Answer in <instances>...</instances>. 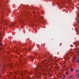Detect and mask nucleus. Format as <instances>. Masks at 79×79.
<instances>
[{
	"instance_id": "nucleus-25",
	"label": "nucleus",
	"mask_w": 79,
	"mask_h": 79,
	"mask_svg": "<svg viewBox=\"0 0 79 79\" xmlns=\"http://www.w3.org/2000/svg\"><path fill=\"white\" fill-rule=\"evenodd\" d=\"M25 71H26V70H25Z\"/></svg>"
},
{
	"instance_id": "nucleus-2",
	"label": "nucleus",
	"mask_w": 79,
	"mask_h": 79,
	"mask_svg": "<svg viewBox=\"0 0 79 79\" xmlns=\"http://www.w3.org/2000/svg\"><path fill=\"white\" fill-rule=\"evenodd\" d=\"M71 71H73V68H71Z\"/></svg>"
},
{
	"instance_id": "nucleus-8",
	"label": "nucleus",
	"mask_w": 79,
	"mask_h": 79,
	"mask_svg": "<svg viewBox=\"0 0 79 79\" xmlns=\"http://www.w3.org/2000/svg\"><path fill=\"white\" fill-rule=\"evenodd\" d=\"M77 76L78 78H79V74L77 75Z\"/></svg>"
},
{
	"instance_id": "nucleus-26",
	"label": "nucleus",
	"mask_w": 79,
	"mask_h": 79,
	"mask_svg": "<svg viewBox=\"0 0 79 79\" xmlns=\"http://www.w3.org/2000/svg\"><path fill=\"white\" fill-rule=\"evenodd\" d=\"M17 54H18L17 53Z\"/></svg>"
},
{
	"instance_id": "nucleus-13",
	"label": "nucleus",
	"mask_w": 79,
	"mask_h": 79,
	"mask_svg": "<svg viewBox=\"0 0 79 79\" xmlns=\"http://www.w3.org/2000/svg\"><path fill=\"white\" fill-rule=\"evenodd\" d=\"M31 50V49L30 48H29V50Z\"/></svg>"
},
{
	"instance_id": "nucleus-21",
	"label": "nucleus",
	"mask_w": 79,
	"mask_h": 79,
	"mask_svg": "<svg viewBox=\"0 0 79 79\" xmlns=\"http://www.w3.org/2000/svg\"><path fill=\"white\" fill-rule=\"evenodd\" d=\"M61 79H64L63 78H62Z\"/></svg>"
},
{
	"instance_id": "nucleus-10",
	"label": "nucleus",
	"mask_w": 79,
	"mask_h": 79,
	"mask_svg": "<svg viewBox=\"0 0 79 79\" xmlns=\"http://www.w3.org/2000/svg\"><path fill=\"white\" fill-rule=\"evenodd\" d=\"M31 56H29V58H31Z\"/></svg>"
},
{
	"instance_id": "nucleus-23",
	"label": "nucleus",
	"mask_w": 79,
	"mask_h": 79,
	"mask_svg": "<svg viewBox=\"0 0 79 79\" xmlns=\"http://www.w3.org/2000/svg\"><path fill=\"white\" fill-rule=\"evenodd\" d=\"M35 55H36V54H35Z\"/></svg>"
},
{
	"instance_id": "nucleus-17",
	"label": "nucleus",
	"mask_w": 79,
	"mask_h": 79,
	"mask_svg": "<svg viewBox=\"0 0 79 79\" xmlns=\"http://www.w3.org/2000/svg\"><path fill=\"white\" fill-rule=\"evenodd\" d=\"M77 58H75V60H77Z\"/></svg>"
},
{
	"instance_id": "nucleus-3",
	"label": "nucleus",
	"mask_w": 79,
	"mask_h": 79,
	"mask_svg": "<svg viewBox=\"0 0 79 79\" xmlns=\"http://www.w3.org/2000/svg\"><path fill=\"white\" fill-rule=\"evenodd\" d=\"M77 63H79V60H77Z\"/></svg>"
},
{
	"instance_id": "nucleus-16",
	"label": "nucleus",
	"mask_w": 79,
	"mask_h": 79,
	"mask_svg": "<svg viewBox=\"0 0 79 79\" xmlns=\"http://www.w3.org/2000/svg\"><path fill=\"white\" fill-rule=\"evenodd\" d=\"M31 58H34V57H31Z\"/></svg>"
},
{
	"instance_id": "nucleus-4",
	"label": "nucleus",
	"mask_w": 79,
	"mask_h": 79,
	"mask_svg": "<svg viewBox=\"0 0 79 79\" xmlns=\"http://www.w3.org/2000/svg\"><path fill=\"white\" fill-rule=\"evenodd\" d=\"M1 40H0V45H2V43H1Z\"/></svg>"
},
{
	"instance_id": "nucleus-12",
	"label": "nucleus",
	"mask_w": 79,
	"mask_h": 79,
	"mask_svg": "<svg viewBox=\"0 0 79 79\" xmlns=\"http://www.w3.org/2000/svg\"><path fill=\"white\" fill-rule=\"evenodd\" d=\"M31 61H33V59H32V58H31Z\"/></svg>"
},
{
	"instance_id": "nucleus-18",
	"label": "nucleus",
	"mask_w": 79,
	"mask_h": 79,
	"mask_svg": "<svg viewBox=\"0 0 79 79\" xmlns=\"http://www.w3.org/2000/svg\"><path fill=\"white\" fill-rule=\"evenodd\" d=\"M21 73L22 74H23V73H21Z\"/></svg>"
},
{
	"instance_id": "nucleus-15",
	"label": "nucleus",
	"mask_w": 79,
	"mask_h": 79,
	"mask_svg": "<svg viewBox=\"0 0 79 79\" xmlns=\"http://www.w3.org/2000/svg\"><path fill=\"white\" fill-rule=\"evenodd\" d=\"M64 77H63V78H64Z\"/></svg>"
},
{
	"instance_id": "nucleus-5",
	"label": "nucleus",
	"mask_w": 79,
	"mask_h": 79,
	"mask_svg": "<svg viewBox=\"0 0 79 79\" xmlns=\"http://www.w3.org/2000/svg\"><path fill=\"white\" fill-rule=\"evenodd\" d=\"M79 70H77L76 71V72L77 73H78V72H79Z\"/></svg>"
},
{
	"instance_id": "nucleus-9",
	"label": "nucleus",
	"mask_w": 79,
	"mask_h": 79,
	"mask_svg": "<svg viewBox=\"0 0 79 79\" xmlns=\"http://www.w3.org/2000/svg\"><path fill=\"white\" fill-rule=\"evenodd\" d=\"M69 78H70V79H71V78H72V76L69 77Z\"/></svg>"
},
{
	"instance_id": "nucleus-14",
	"label": "nucleus",
	"mask_w": 79,
	"mask_h": 79,
	"mask_svg": "<svg viewBox=\"0 0 79 79\" xmlns=\"http://www.w3.org/2000/svg\"><path fill=\"white\" fill-rule=\"evenodd\" d=\"M10 74L11 75L12 74H11V73H10Z\"/></svg>"
},
{
	"instance_id": "nucleus-11",
	"label": "nucleus",
	"mask_w": 79,
	"mask_h": 79,
	"mask_svg": "<svg viewBox=\"0 0 79 79\" xmlns=\"http://www.w3.org/2000/svg\"><path fill=\"white\" fill-rule=\"evenodd\" d=\"M42 13H44V11H42Z\"/></svg>"
},
{
	"instance_id": "nucleus-24",
	"label": "nucleus",
	"mask_w": 79,
	"mask_h": 79,
	"mask_svg": "<svg viewBox=\"0 0 79 79\" xmlns=\"http://www.w3.org/2000/svg\"><path fill=\"white\" fill-rule=\"evenodd\" d=\"M40 68H41V67H40Z\"/></svg>"
},
{
	"instance_id": "nucleus-22",
	"label": "nucleus",
	"mask_w": 79,
	"mask_h": 79,
	"mask_svg": "<svg viewBox=\"0 0 79 79\" xmlns=\"http://www.w3.org/2000/svg\"><path fill=\"white\" fill-rule=\"evenodd\" d=\"M20 20H19V22H20Z\"/></svg>"
},
{
	"instance_id": "nucleus-1",
	"label": "nucleus",
	"mask_w": 79,
	"mask_h": 79,
	"mask_svg": "<svg viewBox=\"0 0 79 79\" xmlns=\"http://www.w3.org/2000/svg\"><path fill=\"white\" fill-rule=\"evenodd\" d=\"M4 23L5 24H8V22L6 21H5L4 22Z\"/></svg>"
},
{
	"instance_id": "nucleus-6",
	"label": "nucleus",
	"mask_w": 79,
	"mask_h": 79,
	"mask_svg": "<svg viewBox=\"0 0 79 79\" xmlns=\"http://www.w3.org/2000/svg\"><path fill=\"white\" fill-rule=\"evenodd\" d=\"M12 26H14V25H15V23H12Z\"/></svg>"
},
{
	"instance_id": "nucleus-20",
	"label": "nucleus",
	"mask_w": 79,
	"mask_h": 79,
	"mask_svg": "<svg viewBox=\"0 0 79 79\" xmlns=\"http://www.w3.org/2000/svg\"><path fill=\"white\" fill-rule=\"evenodd\" d=\"M35 32H36V29H35Z\"/></svg>"
},
{
	"instance_id": "nucleus-19",
	"label": "nucleus",
	"mask_w": 79,
	"mask_h": 79,
	"mask_svg": "<svg viewBox=\"0 0 79 79\" xmlns=\"http://www.w3.org/2000/svg\"><path fill=\"white\" fill-rule=\"evenodd\" d=\"M78 55H79V53H78Z\"/></svg>"
},
{
	"instance_id": "nucleus-7",
	"label": "nucleus",
	"mask_w": 79,
	"mask_h": 79,
	"mask_svg": "<svg viewBox=\"0 0 79 79\" xmlns=\"http://www.w3.org/2000/svg\"><path fill=\"white\" fill-rule=\"evenodd\" d=\"M65 74H68V72H66L65 73Z\"/></svg>"
}]
</instances>
